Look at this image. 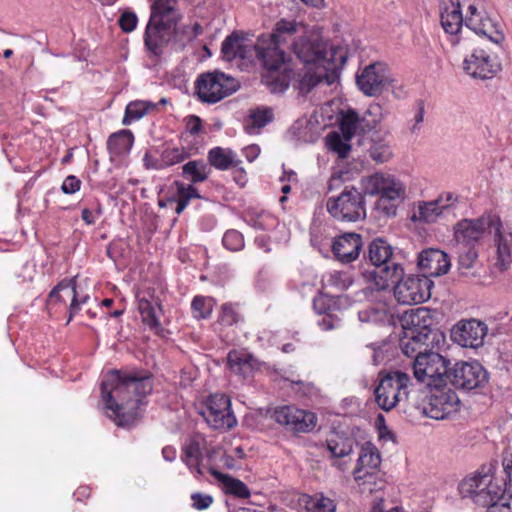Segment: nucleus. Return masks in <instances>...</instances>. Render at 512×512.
I'll return each instance as SVG.
<instances>
[{
	"label": "nucleus",
	"instance_id": "5",
	"mask_svg": "<svg viewBox=\"0 0 512 512\" xmlns=\"http://www.w3.org/2000/svg\"><path fill=\"white\" fill-rule=\"evenodd\" d=\"M459 492L486 512H512V485L502 483L493 473V467H482L459 484Z\"/></svg>",
	"mask_w": 512,
	"mask_h": 512
},
{
	"label": "nucleus",
	"instance_id": "36",
	"mask_svg": "<svg viewBox=\"0 0 512 512\" xmlns=\"http://www.w3.org/2000/svg\"><path fill=\"white\" fill-rule=\"evenodd\" d=\"M209 472L222 485V489L225 493L232 494L239 498H248L250 496L249 488L241 480L223 474L212 467L209 468Z\"/></svg>",
	"mask_w": 512,
	"mask_h": 512
},
{
	"label": "nucleus",
	"instance_id": "56",
	"mask_svg": "<svg viewBox=\"0 0 512 512\" xmlns=\"http://www.w3.org/2000/svg\"><path fill=\"white\" fill-rule=\"evenodd\" d=\"M333 304L332 298L326 294L320 293L313 299V309L318 314H329Z\"/></svg>",
	"mask_w": 512,
	"mask_h": 512
},
{
	"label": "nucleus",
	"instance_id": "50",
	"mask_svg": "<svg viewBox=\"0 0 512 512\" xmlns=\"http://www.w3.org/2000/svg\"><path fill=\"white\" fill-rule=\"evenodd\" d=\"M350 140L337 132H332L327 136V144L330 150L337 153L340 158H346L351 150Z\"/></svg>",
	"mask_w": 512,
	"mask_h": 512
},
{
	"label": "nucleus",
	"instance_id": "49",
	"mask_svg": "<svg viewBox=\"0 0 512 512\" xmlns=\"http://www.w3.org/2000/svg\"><path fill=\"white\" fill-rule=\"evenodd\" d=\"M162 170L170 166L183 162L189 157V153L184 147H166L161 152Z\"/></svg>",
	"mask_w": 512,
	"mask_h": 512
},
{
	"label": "nucleus",
	"instance_id": "13",
	"mask_svg": "<svg viewBox=\"0 0 512 512\" xmlns=\"http://www.w3.org/2000/svg\"><path fill=\"white\" fill-rule=\"evenodd\" d=\"M448 361L436 352L419 353L413 362V373L417 381L428 388L444 384L448 375Z\"/></svg>",
	"mask_w": 512,
	"mask_h": 512
},
{
	"label": "nucleus",
	"instance_id": "12",
	"mask_svg": "<svg viewBox=\"0 0 512 512\" xmlns=\"http://www.w3.org/2000/svg\"><path fill=\"white\" fill-rule=\"evenodd\" d=\"M237 81L223 72L202 74L196 80V93L202 102L217 103L237 89Z\"/></svg>",
	"mask_w": 512,
	"mask_h": 512
},
{
	"label": "nucleus",
	"instance_id": "16",
	"mask_svg": "<svg viewBox=\"0 0 512 512\" xmlns=\"http://www.w3.org/2000/svg\"><path fill=\"white\" fill-rule=\"evenodd\" d=\"M394 297L403 305H416L427 301L431 297L433 281L420 275L403 276L395 281Z\"/></svg>",
	"mask_w": 512,
	"mask_h": 512
},
{
	"label": "nucleus",
	"instance_id": "4",
	"mask_svg": "<svg viewBox=\"0 0 512 512\" xmlns=\"http://www.w3.org/2000/svg\"><path fill=\"white\" fill-rule=\"evenodd\" d=\"M493 234L496 247L495 267L505 271L512 262V228L503 224L498 215L484 213L477 218H464L453 227L455 245H474Z\"/></svg>",
	"mask_w": 512,
	"mask_h": 512
},
{
	"label": "nucleus",
	"instance_id": "10",
	"mask_svg": "<svg viewBox=\"0 0 512 512\" xmlns=\"http://www.w3.org/2000/svg\"><path fill=\"white\" fill-rule=\"evenodd\" d=\"M459 410V397L446 383L428 388L422 402V411L427 417L444 420L452 417Z\"/></svg>",
	"mask_w": 512,
	"mask_h": 512
},
{
	"label": "nucleus",
	"instance_id": "21",
	"mask_svg": "<svg viewBox=\"0 0 512 512\" xmlns=\"http://www.w3.org/2000/svg\"><path fill=\"white\" fill-rule=\"evenodd\" d=\"M391 82V75L382 63L370 64L356 78L359 89L368 96L380 94Z\"/></svg>",
	"mask_w": 512,
	"mask_h": 512
},
{
	"label": "nucleus",
	"instance_id": "26",
	"mask_svg": "<svg viewBox=\"0 0 512 512\" xmlns=\"http://www.w3.org/2000/svg\"><path fill=\"white\" fill-rule=\"evenodd\" d=\"M451 266L448 255L439 249H427L420 253L418 267L422 277H438L448 272Z\"/></svg>",
	"mask_w": 512,
	"mask_h": 512
},
{
	"label": "nucleus",
	"instance_id": "27",
	"mask_svg": "<svg viewBox=\"0 0 512 512\" xmlns=\"http://www.w3.org/2000/svg\"><path fill=\"white\" fill-rule=\"evenodd\" d=\"M227 367L229 371L243 380L253 377L259 370V360L245 349L231 350L227 355Z\"/></svg>",
	"mask_w": 512,
	"mask_h": 512
},
{
	"label": "nucleus",
	"instance_id": "14",
	"mask_svg": "<svg viewBox=\"0 0 512 512\" xmlns=\"http://www.w3.org/2000/svg\"><path fill=\"white\" fill-rule=\"evenodd\" d=\"M206 423L215 430H229L237 424L231 411L230 398L224 394H212L199 412Z\"/></svg>",
	"mask_w": 512,
	"mask_h": 512
},
{
	"label": "nucleus",
	"instance_id": "48",
	"mask_svg": "<svg viewBox=\"0 0 512 512\" xmlns=\"http://www.w3.org/2000/svg\"><path fill=\"white\" fill-rule=\"evenodd\" d=\"M214 305V299L211 297L195 296L191 303L193 317L196 319H206L210 317Z\"/></svg>",
	"mask_w": 512,
	"mask_h": 512
},
{
	"label": "nucleus",
	"instance_id": "42",
	"mask_svg": "<svg viewBox=\"0 0 512 512\" xmlns=\"http://www.w3.org/2000/svg\"><path fill=\"white\" fill-rule=\"evenodd\" d=\"M210 173L208 164L202 160H192L187 162L182 167V175L191 184L204 182Z\"/></svg>",
	"mask_w": 512,
	"mask_h": 512
},
{
	"label": "nucleus",
	"instance_id": "28",
	"mask_svg": "<svg viewBox=\"0 0 512 512\" xmlns=\"http://www.w3.org/2000/svg\"><path fill=\"white\" fill-rule=\"evenodd\" d=\"M207 451L206 438L199 433L193 434L183 447L182 461L192 473L202 475L201 466L203 453Z\"/></svg>",
	"mask_w": 512,
	"mask_h": 512
},
{
	"label": "nucleus",
	"instance_id": "23",
	"mask_svg": "<svg viewBox=\"0 0 512 512\" xmlns=\"http://www.w3.org/2000/svg\"><path fill=\"white\" fill-rule=\"evenodd\" d=\"M175 25L173 23L159 22V20H155V17L149 19L144 33V45L151 55L159 57L163 54L165 47L174 34Z\"/></svg>",
	"mask_w": 512,
	"mask_h": 512
},
{
	"label": "nucleus",
	"instance_id": "17",
	"mask_svg": "<svg viewBox=\"0 0 512 512\" xmlns=\"http://www.w3.org/2000/svg\"><path fill=\"white\" fill-rule=\"evenodd\" d=\"M447 378L454 387L471 391L487 384L488 373L477 361L457 362L449 369Z\"/></svg>",
	"mask_w": 512,
	"mask_h": 512
},
{
	"label": "nucleus",
	"instance_id": "30",
	"mask_svg": "<svg viewBox=\"0 0 512 512\" xmlns=\"http://www.w3.org/2000/svg\"><path fill=\"white\" fill-rule=\"evenodd\" d=\"M87 299L88 296H84L81 299H79L78 294L76 292L75 281L73 279L64 280L60 282L49 294V303H66L67 300H71V304L69 307L70 317L68 321L72 319V317L80 309V306L84 304Z\"/></svg>",
	"mask_w": 512,
	"mask_h": 512
},
{
	"label": "nucleus",
	"instance_id": "1",
	"mask_svg": "<svg viewBox=\"0 0 512 512\" xmlns=\"http://www.w3.org/2000/svg\"><path fill=\"white\" fill-rule=\"evenodd\" d=\"M305 32V27L295 20L280 19L270 35L258 38L260 61L267 70L262 81L273 93L284 92L294 76L287 62L286 47H292L296 35Z\"/></svg>",
	"mask_w": 512,
	"mask_h": 512
},
{
	"label": "nucleus",
	"instance_id": "32",
	"mask_svg": "<svg viewBox=\"0 0 512 512\" xmlns=\"http://www.w3.org/2000/svg\"><path fill=\"white\" fill-rule=\"evenodd\" d=\"M354 440L348 437L339 435H333L327 440V449L331 456L335 459L332 463L333 466L337 467L341 471L346 470V461L344 459L348 457L353 451Z\"/></svg>",
	"mask_w": 512,
	"mask_h": 512
},
{
	"label": "nucleus",
	"instance_id": "52",
	"mask_svg": "<svg viewBox=\"0 0 512 512\" xmlns=\"http://www.w3.org/2000/svg\"><path fill=\"white\" fill-rule=\"evenodd\" d=\"M387 312L385 308L368 306L358 312V318L363 323H379L386 319Z\"/></svg>",
	"mask_w": 512,
	"mask_h": 512
},
{
	"label": "nucleus",
	"instance_id": "58",
	"mask_svg": "<svg viewBox=\"0 0 512 512\" xmlns=\"http://www.w3.org/2000/svg\"><path fill=\"white\" fill-rule=\"evenodd\" d=\"M341 319L329 313L325 314L319 321L318 326L322 331H330L340 327Z\"/></svg>",
	"mask_w": 512,
	"mask_h": 512
},
{
	"label": "nucleus",
	"instance_id": "11",
	"mask_svg": "<svg viewBox=\"0 0 512 512\" xmlns=\"http://www.w3.org/2000/svg\"><path fill=\"white\" fill-rule=\"evenodd\" d=\"M363 191L355 187H345L337 197L329 198L327 210L332 217L347 222H356L366 217Z\"/></svg>",
	"mask_w": 512,
	"mask_h": 512
},
{
	"label": "nucleus",
	"instance_id": "25",
	"mask_svg": "<svg viewBox=\"0 0 512 512\" xmlns=\"http://www.w3.org/2000/svg\"><path fill=\"white\" fill-rule=\"evenodd\" d=\"M221 53L226 61H232L236 58L252 60L253 57L260 60L258 41L252 44L247 39L236 34L226 37L222 43Z\"/></svg>",
	"mask_w": 512,
	"mask_h": 512
},
{
	"label": "nucleus",
	"instance_id": "15",
	"mask_svg": "<svg viewBox=\"0 0 512 512\" xmlns=\"http://www.w3.org/2000/svg\"><path fill=\"white\" fill-rule=\"evenodd\" d=\"M464 6H466L464 23L470 30L487 37L495 44H500L504 40V34L499 25L484 15V6L481 0H465Z\"/></svg>",
	"mask_w": 512,
	"mask_h": 512
},
{
	"label": "nucleus",
	"instance_id": "38",
	"mask_svg": "<svg viewBox=\"0 0 512 512\" xmlns=\"http://www.w3.org/2000/svg\"><path fill=\"white\" fill-rule=\"evenodd\" d=\"M365 119L360 118L355 110L349 109L341 113L340 131L342 135L351 140L356 134L365 131Z\"/></svg>",
	"mask_w": 512,
	"mask_h": 512
},
{
	"label": "nucleus",
	"instance_id": "59",
	"mask_svg": "<svg viewBox=\"0 0 512 512\" xmlns=\"http://www.w3.org/2000/svg\"><path fill=\"white\" fill-rule=\"evenodd\" d=\"M192 506L197 510L207 509L213 502L212 496L202 493H194L191 495Z\"/></svg>",
	"mask_w": 512,
	"mask_h": 512
},
{
	"label": "nucleus",
	"instance_id": "62",
	"mask_svg": "<svg viewBox=\"0 0 512 512\" xmlns=\"http://www.w3.org/2000/svg\"><path fill=\"white\" fill-rule=\"evenodd\" d=\"M232 168H233L232 175H233L234 182L239 187H244L248 180L246 171L242 167H239V165L236 167H232Z\"/></svg>",
	"mask_w": 512,
	"mask_h": 512
},
{
	"label": "nucleus",
	"instance_id": "3",
	"mask_svg": "<svg viewBox=\"0 0 512 512\" xmlns=\"http://www.w3.org/2000/svg\"><path fill=\"white\" fill-rule=\"evenodd\" d=\"M295 55L305 64V72L299 80L302 93H309L317 84L336 83L346 57L339 48H329L317 35L300 37L292 43Z\"/></svg>",
	"mask_w": 512,
	"mask_h": 512
},
{
	"label": "nucleus",
	"instance_id": "31",
	"mask_svg": "<svg viewBox=\"0 0 512 512\" xmlns=\"http://www.w3.org/2000/svg\"><path fill=\"white\" fill-rule=\"evenodd\" d=\"M441 25L446 33L456 36L464 23L459 0H443L441 3Z\"/></svg>",
	"mask_w": 512,
	"mask_h": 512
},
{
	"label": "nucleus",
	"instance_id": "2",
	"mask_svg": "<svg viewBox=\"0 0 512 512\" xmlns=\"http://www.w3.org/2000/svg\"><path fill=\"white\" fill-rule=\"evenodd\" d=\"M151 390L148 378H126L116 370L109 371L101 382V398L106 415L118 426H130L138 417V410Z\"/></svg>",
	"mask_w": 512,
	"mask_h": 512
},
{
	"label": "nucleus",
	"instance_id": "44",
	"mask_svg": "<svg viewBox=\"0 0 512 512\" xmlns=\"http://www.w3.org/2000/svg\"><path fill=\"white\" fill-rule=\"evenodd\" d=\"M354 280L348 271H332L322 277V285L324 288H332L336 291L347 290Z\"/></svg>",
	"mask_w": 512,
	"mask_h": 512
},
{
	"label": "nucleus",
	"instance_id": "9",
	"mask_svg": "<svg viewBox=\"0 0 512 512\" xmlns=\"http://www.w3.org/2000/svg\"><path fill=\"white\" fill-rule=\"evenodd\" d=\"M411 385L410 377L402 371H391L388 373H379V384L375 388V399L378 406L389 411L402 400L407 399L409 387Z\"/></svg>",
	"mask_w": 512,
	"mask_h": 512
},
{
	"label": "nucleus",
	"instance_id": "20",
	"mask_svg": "<svg viewBox=\"0 0 512 512\" xmlns=\"http://www.w3.org/2000/svg\"><path fill=\"white\" fill-rule=\"evenodd\" d=\"M272 417L278 424L295 433H308L316 426L314 413L295 406L276 407Z\"/></svg>",
	"mask_w": 512,
	"mask_h": 512
},
{
	"label": "nucleus",
	"instance_id": "6",
	"mask_svg": "<svg viewBox=\"0 0 512 512\" xmlns=\"http://www.w3.org/2000/svg\"><path fill=\"white\" fill-rule=\"evenodd\" d=\"M432 324L433 318L426 308H418L404 317L399 346L406 356L414 357L433 347L439 334L431 328Z\"/></svg>",
	"mask_w": 512,
	"mask_h": 512
},
{
	"label": "nucleus",
	"instance_id": "51",
	"mask_svg": "<svg viewBox=\"0 0 512 512\" xmlns=\"http://www.w3.org/2000/svg\"><path fill=\"white\" fill-rule=\"evenodd\" d=\"M306 507L310 512H335L336 509L333 500L322 495L310 497Z\"/></svg>",
	"mask_w": 512,
	"mask_h": 512
},
{
	"label": "nucleus",
	"instance_id": "34",
	"mask_svg": "<svg viewBox=\"0 0 512 512\" xmlns=\"http://www.w3.org/2000/svg\"><path fill=\"white\" fill-rule=\"evenodd\" d=\"M369 156L377 163L389 161L393 155L391 140L387 133L374 131L370 136Z\"/></svg>",
	"mask_w": 512,
	"mask_h": 512
},
{
	"label": "nucleus",
	"instance_id": "46",
	"mask_svg": "<svg viewBox=\"0 0 512 512\" xmlns=\"http://www.w3.org/2000/svg\"><path fill=\"white\" fill-rule=\"evenodd\" d=\"M272 111L268 108L251 110L245 122V129L249 134H254L272 120Z\"/></svg>",
	"mask_w": 512,
	"mask_h": 512
},
{
	"label": "nucleus",
	"instance_id": "54",
	"mask_svg": "<svg viewBox=\"0 0 512 512\" xmlns=\"http://www.w3.org/2000/svg\"><path fill=\"white\" fill-rule=\"evenodd\" d=\"M245 458V452L242 447L233 448L230 452H224L221 462L227 469H238L241 467L240 461Z\"/></svg>",
	"mask_w": 512,
	"mask_h": 512
},
{
	"label": "nucleus",
	"instance_id": "8",
	"mask_svg": "<svg viewBox=\"0 0 512 512\" xmlns=\"http://www.w3.org/2000/svg\"><path fill=\"white\" fill-rule=\"evenodd\" d=\"M381 461L380 452L373 443L361 445L353 477L362 491L373 493L383 489L385 482L380 473Z\"/></svg>",
	"mask_w": 512,
	"mask_h": 512
},
{
	"label": "nucleus",
	"instance_id": "33",
	"mask_svg": "<svg viewBox=\"0 0 512 512\" xmlns=\"http://www.w3.org/2000/svg\"><path fill=\"white\" fill-rule=\"evenodd\" d=\"M138 310L142 317V321L151 330L160 333L163 329L159 321V314L161 312L160 303L153 297L147 298L138 296Z\"/></svg>",
	"mask_w": 512,
	"mask_h": 512
},
{
	"label": "nucleus",
	"instance_id": "22",
	"mask_svg": "<svg viewBox=\"0 0 512 512\" xmlns=\"http://www.w3.org/2000/svg\"><path fill=\"white\" fill-rule=\"evenodd\" d=\"M463 70L470 77L479 80L493 78L500 70V65L496 58L484 49H475L463 61Z\"/></svg>",
	"mask_w": 512,
	"mask_h": 512
},
{
	"label": "nucleus",
	"instance_id": "37",
	"mask_svg": "<svg viewBox=\"0 0 512 512\" xmlns=\"http://www.w3.org/2000/svg\"><path fill=\"white\" fill-rule=\"evenodd\" d=\"M457 267L462 275H469L478 263V249L474 245H456Z\"/></svg>",
	"mask_w": 512,
	"mask_h": 512
},
{
	"label": "nucleus",
	"instance_id": "43",
	"mask_svg": "<svg viewBox=\"0 0 512 512\" xmlns=\"http://www.w3.org/2000/svg\"><path fill=\"white\" fill-rule=\"evenodd\" d=\"M406 195L379 197L374 203V210L385 218L395 217L398 207L404 202Z\"/></svg>",
	"mask_w": 512,
	"mask_h": 512
},
{
	"label": "nucleus",
	"instance_id": "47",
	"mask_svg": "<svg viewBox=\"0 0 512 512\" xmlns=\"http://www.w3.org/2000/svg\"><path fill=\"white\" fill-rule=\"evenodd\" d=\"M245 222L258 230H266L275 224V219L265 211L248 210L244 216Z\"/></svg>",
	"mask_w": 512,
	"mask_h": 512
},
{
	"label": "nucleus",
	"instance_id": "53",
	"mask_svg": "<svg viewBox=\"0 0 512 512\" xmlns=\"http://www.w3.org/2000/svg\"><path fill=\"white\" fill-rule=\"evenodd\" d=\"M223 246L232 252L240 251L244 248V237L243 235L234 229L225 232L222 238Z\"/></svg>",
	"mask_w": 512,
	"mask_h": 512
},
{
	"label": "nucleus",
	"instance_id": "35",
	"mask_svg": "<svg viewBox=\"0 0 512 512\" xmlns=\"http://www.w3.org/2000/svg\"><path fill=\"white\" fill-rule=\"evenodd\" d=\"M208 161L218 170H227L241 164L235 151L229 148L215 147L208 153Z\"/></svg>",
	"mask_w": 512,
	"mask_h": 512
},
{
	"label": "nucleus",
	"instance_id": "24",
	"mask_svg": "<svg viewBox=\"0 0 512 512\" xmlns=\"http://www.w3.org/2000/svg\"><path fill=\"white\" fill-rule=\"evenodd\" d=\"M487 330L486 324L481 321L465 320L452 329L451 338L462 347L475 349L483 345Z\"/></svg>",
	"mask_w": 512,
	"mask_h": 512
},
{
	"label": "nucleus",
	"instance_id": "40",
	"mask_svg": "<svg viewBox=\"0 0 512 512\" xmlns=\"http://www.w3.org/2000/svg\"><path fill=\"white\" fill-rule=\"evenodd\" d=\"M158 103L147 100L131 101L125 109V114L122 119L123 125H130L132 122L138 121L149 112L157 109Z\"/></svg>",
	"mask_w": 512,
	"mask_h": 512
},
{
	"label": "nucleus",
	"instance_id": "57",
	"mask_svg": "<svg viewBox=\"0 0 512 512\" xmlns=\"http://www.w3.org/2000/svg\"><path fill=\"white\" fill-rule=\"evenodd\" d=\"M138 23L137 15L132 11H124L119 17L118 24L125 33L135 30Z\"/></svg>",
	"mask_w": 512,
	"mask_h": 512
},
{
	"label": "nucleus",
	"instance_id": "7",
	"mask_svg": "<svg viewBox=\"0 0 512 512\" xmlns=\"http://www.w3.org/2000/svg\"><path fill=\"white\" fill-rule=\"evenodd\" d=\"M368 257L374 266L366 277L377 290H385L404 275L403 266L393 257V248L381 238L373 240L369 245Z\"/></svg>",
	"mask_w": 512,
	"mask_h": 512
},
{
	"label": "nucleus",
	"instance_id": "63",
	"mask_svg": "<svg viewBox=\"0 0 512 512\" xmlns=\"http://www.w3.org/2000/svg\"><path fill=\"white\" fill-rule=\"evenodd\" d=\"M143 163L146 169L162 170L161 157L155 158L149 153H145Z\"/></svg>",
	"mask_w": 512,
	"mask_h": 512
},
{
	"label": "nucleus",
	"instance_id": "39",
	"mask_svg": "<svg viewBox=\"0 0 512 512\" xmlns=\"http://www.w3.org/2000/svg\"><path fill=\"white\" fill-rule=\"evenodd\" d=\"M134 143V136L130 130H121L112 134L107 141L109 153L113 156L127 154Z\"/></svg>",
	"mask_w": 512,
	"mask_h": 512
},
{
	"label": "nucleus",
	"instance_id": "61",
	"mask_svg": "<svg viewBox=\"0 0 512 512\" xmlns=\"http://www.w3.org/2000/svg\"><path fill=\"white\" fill-rule=\"evenodd\" d=\"M423 120H424V106L422 103H419L418 110L413 118L414 123L411 127V132L413 134H417L420 131L421 124H422Z\"/></svg>",
	"mask_w": 512,
	"mask_h": 512
},
{
	"label": "nucleus",
	"instance_id": "29",
	"mask_svg": "<svg viewBox=\"0 0 512 512\" xmlns=\"http://www.w3.org/2000/svg\"><path fill=\"white\" fill-rule=\"evenodd\" d=\"M362 248V239L356 233H344L334 239L332 251L342 263H350L359 257Z\"/></svg>",
	"mask_w": 512,
	"mask_h": 512
},
{
	"label": "nucleus",
	"instance_id": "18",
	"mask_svg": "<svg viewBox=\"0 0 512 512\" xmlns=\"http://www.w3.org/2000/svg\"><path fill=\"white\" fill-rule=\"evenodd\" d=\"M459 203V195L444 191L435 200L418 202L412 220L426 224L435 223L438 219L454 210Z\"/></svg>",
	"mask_w": 512,
	"mask_h": 512
},
{
	"label": "nucleus",
	"instance_id": "45",
	"mask_svg": "<svg viewBox=\"0 0 512 512\" xmlns=\"http://www.w3.org/2000/svg\"><path fill=\"white\" fill-rule=\"evenodd\" d=\"M176 207L175 212L179 215L181 214L189 202L192 199L200 198V194L198 189L195 188L192 184H184L182 182L176 181Z\"/></svg>",
	"mask_w": 512,
	"mask_h": 512
},
{
	"label": "nucleus",
	"instance_id": "60",
	"mask_svg": "<svg viewBox=\"0 0 512 512\" xmlns=\"http://www.w3.org/2000/svg\"><path fill=\"white\" fill-rule=\"evenodd\" d=\"M81 181L74 175H69L62 183L61 190L65 194H74L80 189Z\"/></svg>",
	"mask_w": 512,
	"mask_h": 512
},
{
	"label": "nucleus",
	"instance_id": "55",
	"mask_svg": "<svg viewBox=\"0 0 512 512\" xmlns=\"http://www.w3.org/2000/svg\"><path fill=\"white\" fill-rule=\"evenodd\" d=\"M241 319V315L236 307L232 304H224L219 315V322L223 326H232L237 324Z\"/></svg>",
	"mask_w": 512,
	"mask_h": 512
},
{
	"label": "nucleus",
	"instance_id": "19",
	"mask_svg": "<svg viewBox=\"0 0 512 512\" xmlns=\"http://www.w3.org/2000/svg\"><path fill=\"white\" fill-rule=\"evenodd\" d=\"M361 190L366 196L386 197L406 195L405 184L395 175L387 172H375L364 176L360 181Z\"/></svg>",
	"mask_w": 512,
	"mask_h": 512
},
{
	"label": "nucleus",
	"instance_id": "41",
	"mask_svg": "<svg viewBox=\"0 0 512 512\" xmlns=\"http://www.w3.org/2000/svg\"><path fill=\"white\" fill-rule=\"evenodd\" d=\"M175 5V0H154L151 6L149 19H153L155 17V20H159V22L176 24L177 14Z\"/></svg>",
	"mask_w": 512,
	"mask_h": 512
},
{
	"label": "nucleus",
	"instance_id": "64",
	"mask_svg": "<svg viewBox=\"0 0 512 512\" xmlns=\"http://www.w3.org/2000/svg\"><path fill=\"white\" fill-rule=\"evenodd\" d=\"M371 512H404L403 509L399 507H393L389 510L384 509V501L382 498H375Z\"/></svg>",
	"mask_w": 512,
	"mask_h": 512
}]
</instances>
